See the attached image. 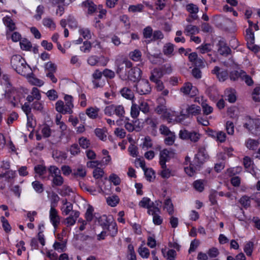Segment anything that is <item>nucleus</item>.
Wrapping results in <instances>:
<instances>
[{
    "instance_id": "09e8293b",
    "label": "nucleus",
    "mask_w": 260,
    "mask_h": 260,
    "mask_svg": "<svg viewBox=\"0 0 260 260\" xmlns=\"http://www.w3.org/2000/svg\"><path fill=\"white\" fill-rule=\"evenodd\" d=\"M80 146L83 149H87L90 145V143L89 140L84 137L80 138L78 140Z\"/></svg>"
},
{
    "instance_id": "412c9836",
    "label": "nucleus",
    "mask_w": 260,
    "mask_h": 260,
    "mask_svg": "<svg viewBox=\"0 0 260 260\" xmlns=\"http://www.w3.org/2000/svg\"><path fill=\"white\" fill-rule=\"evenodd\" d=\"M82 6L88 10V13L91 14L94 13L96 10V5L92 2L87 0L82 3Z\"/></svg>"
},
{
    "instance_id": "052dcab7",
    "label": "nucleus",
    "mask_w": 260,
    "mask_h": 260,
    "mask_svg": "<svg viewBox=\"0 0 260 260\" xmlns=\"http://www.w3.org/2000/svg\"><path fill=\"white\" fill-rule=\"evenodd\" d=\"M202 107L203 109V113L205 115H208L213 112V108L207 104L206 103L203 102L202 103Z\"/></svg>"
},
{
    "instance_id": "b1692460",
    "label": "nucleus",
    "mask_w": 260,
    "mask_h": 260,
    "mask_svg": "<svg viewBox=\"0 0 260 260\" xmlns=\"http://www.w3.org/2000/svg\"><path fill=\"white\" fill-rule=\"evenodd\" d=\"M99 109L98 108L90 107L86 110V115L91 119H95L98 116Z\"/></svg>"
},
{
    "instance_id": "680f3d73",
    "label": "nucleus",
    "mask_w": 260,
    "mask_h": 260,
    "mask_svg": "<svg viewBox=\"0 0 260 260\" xmlns=\"http://www.w3.org/2000/svg\"><path fill=\"white\" fill-rule=\"evenodd\" d=\"M73 175L75 177H80L83 178L86 176V172L85 169H83L82 167H79L77 169L76 171H74Z\"/></svg>"
},
{
    "instance_id": "8fccbe9b",
    "label": "nucleus",
    "mask_w": 260,
    "mask_h": 260,
    "mask_svg": "<svg viewBox=\"0 0 260 260\" xmlns=\"http://www.w3.org/2000/svg\"><path fill=\"white\" fill-rule=\"evenodd\" d=\"M119 199L117 196L109 197L107 199V204L111 207H115L119 203Z\"/></svg>"
},
{
    "instance_id": "69168bd1",
    "label": "nucleus",
    "mask_w": 260,
    "mask_h": 260,
    "mask_svg": "<svg viewBox=\"0 0 260 260\" xmlns=\"http://www.w3.org/2000/svg\"><path fill=\"white\" fill-rule=\"evenodd\" d=\"M138 252L143 258H148L150 254L149 250L146 247H140L138 249Z\"/></svg>"
},
{
    "instance_id": "f03ea898",
    "label": "nucleus",
    "mask_w": 260,
    "mask_h": 260,
    "mask_svg": "<svg viewBox=\"0 0 260 260\" xmlns=\"http://www.w3.org/2000/svg\"><path fill=\"white\" fill-rule=\"evenodd\" d=\"M115 64L117 74L121 79L126 80L127 78L126 69L131 68L133 66L132 62L123 56H118L115 59Z\"/></svg>"
},
{
    "instance_id": "13d9d810",
    "label": "nucleus",
    "mask_w": 260,
    "mask_h": 260,
    "mask_svg": "<svg viewBox=\"0 0 260 260\" xmlns=\"http://www.w3.org/2000/svg\"><path fill=\"white\" fill-rule=\"evenodd\" d=\"M91 49V44L90 42L85 41L83 42V44L80 47L81 51L84 53H89Z\"/></svg>"
},
{
    "instance_id": "79ce46f5",
    "label": "nucleus",
    "mask_w": 260,
    "mask_h": 260,
    "mask_svg": "<svg viewBox=\"0 0 260 260\" xmlns=\"http://www.w3.org/2000/svg\"><path fill=\"white\" fill-rule=\"evenodd\" d=\"M94 211V209L93 207L91 205H89L88 208L85 213V216L86 221H91L93 218V212Z\"/></svg>"
},
{
    "instance_id": "7c9ffc66",
    "label": "nucleus",
    "mask_w": 260,
    "mask_h": 260,
    "mask_svg": "<svg viewBox=\"0 0 260 260\" xmlns=\"http://www.w3.org/2000/svg\"><path fill=\"white\" fill-rule=\"evenodd\" d=\"M31 185L35 190L38 193H41L44 191V185L39 181H35L32 182Z\"/></svg>"
},
{
    "instance_id": "6ab92c4d",
    "label": "nucleus",
    "mask_w": 260,
    "mask_h": 260,
    "mask_svg": "<svg viewBox=\"0 0 260 260\" xmlns=\"http://www.w3.org/2000/svg\"><path fill=\"white\" fill-rule=\"evenodd\" d=\"M55 109L58 112L62 114H69V111L66 107V105L64 104L63 102L61 100L58 101L56 103Z\"/></svg>"
},
{
    "instance_id": "7ed1b4c3",
    "label": "nucleus",
    "mask_w": 260,
    "mask_h": 260,
    "mask_svg": "<svg viewBox=\"0 0 260 260\" xmlns=\"http://www.w3.org/2000/svg\"><path fill=\"white\" fill-rule=\"evenodd\" d=\"M12 68L19 74L22 75L26 69V62L24 58L19 55H13L11 59Z\"/></svg>"
},
{
    "instance_id": "72a5a7b5",
    "label": "nucleus",
    "mask_w": 260,
    "mask_h": 260,
    "mask_svg": "<svg viewBox=\"0 0 260 260\" xmlns=\"http://www.w3.org/2000/svg\"><path fill=\"white\" fill-rule=\"evenodd\" d=\"M57 191L61 196L66 197L70 195L72 189L69 186L64 185L62 188L57 189Z\"/></svg>"
},
{
    "instance_id": "37998d69",
    "label": "nucleus",
    "mask_w": 260,
    "mask_h": 260,
    "mask_svg": "<svg viewBox=\"0 0 260 260\" xmlns=\"http://www.w3.org/2000/svg\"><path fill=\"white\" fill-rule=\"evenodd\" d=\"M69 151L73 156L79 154L81 152L79 146L76 143L73 144L70 146Z\"/></svg>"
},
{
    "instance_id": "de8ad7c7",
    "label": "nucleus",
    "mask_w": 260,
    "mask_h": 260,
    "mask_svg": "<svg viewBox=\"0 0 260 260\" xmlns=\"http://www.w3.org/2000/svg\"><path fill=\"white\" fill-rule=\"evenodd\" d=\"M166 136L164 140L165 144L169 146L172 145L174 143L176 138L175 133H173Z\"/></svg>"
},
{
    "instance_id": "864d4df0",
    "label": "nucleus",
    "mask_w": 260,
    "mask_h": 260,
    "mask_svg": "<svg viewBox=\"0 0 260 260\" xmlns=\"http://www.w3.org/2000/svg\"><path fill=\"white\" fill-rule=\"evenodd\" d=\"M1 220L2 222V226L4 230L6 233L10 232L11 230V227L10 224L9 223L8 220L6 219L5 217L4 216H2L1 217Z\"/></svg>"
},
{
    "instance_id": "5701e85b",
    "label": "nucleus",
    "mask_w": 260,
    "mask_h": 260,
    "mask_svg": "<svg viewBox=\"0 0 260 260\" xmlns=\"http://www.w3.org/2000/svg\"><path fill=\"white\" fill-rule=\"evenodd\" d=\"M154 204V203L147 197H144L139 203V205L144 208H152Z\"/></svg>"
},
{
    "instance_id": "338daca9",
    "label": "nucleus",
    "mask_w": 260,
    "mask_h": 260,
    "mask_svg": "<svg viewBox=\"0 0 260 260\" xmlns=\"http://www.w3.org/2000/svg\"><path fill=\"white\" fill-rule=\"evenodd\" d=\"M53 246L55 250H57L58 252H61L64 251L66 248V244L64 243H60L56 241L54 243Z\"/></svg>"
},
{
    "instance_id": "6e6552de",
    "label": "nucleus",
    "mask_w": 260,
    "mask_h": 260,
    "mask_svg": "<svg viewBox=\"0 0 260 260\" xmlns=\"http://www.w3.org/2000/svg\"><path fill=\"white\" fill-rule=\"evenodd\" d=\"M49 218L54 228L56 229L60 223V218L55 208H50Z\"/></svg>"
},
{
    "instance_id": "473e14b6",
    "label": "nucleus",
    "mask_w": 260,
    "mask_h": 260,
    "mask_svg": "<svg viewBox=\"0 0 260 260\" xmlns=\"http://www.w3.org/2000/svg\"><path fill=\"white\" fill-rule=\"evenodd\" d=\"M199 52L202 54L208 53L212 50L211 45L209 43L203 44L197 48Z\"/></svg>"
},
{
    "instance_id": "a211bd4d",
    "label": "nucleus",
    "mask_w": 260,
    "mask_h": 260,
    "mask_svg": "<svg viewBox=\"0 0 260 260\" xmlns=\"http://www.w3.org/2000/svg\"><path fill=\"white\" fill-rule=\"evenodd\" d=\"M225 99L231 103H234L237 100L236 96L231 89H226L224 91Z\"/></svg>"
},
{
    "instance_id": "603ef678",
    "label": "nucleus",
    "mask_w": 260,
    "mask_h": 260,
    "mask_svg": "<svg viewBox=\"0 0 260 260\" xmlns=\"http://www.w3.org/2000/svg\"><path fill=\"white\" fill-rule=\"evenodd\" d=\"M79 32L85 39L88 40L91 38V32L88 28H80L79 30Z\"/></svg>"
},
{
    "instance_id": "dca6fc26",
    "label": "nucleus",
    "mask_w": 260,
    "mask_h": 260,
    "mask_svg": "<svg viewBox=\"0 0 260 260\" xmlns=\"http://www.w3.org/2000/svg\"><path fill=\"white\" fill-rule=\"evenodd\" d=\"M4 24L10 31H13L16 29L15 23L10 16H6L3 18Z\"/></svg>"
},
{
    "instance_id": "49530a36",
    "label": "nucleus",
    "mask_w": 260,
    "mask_h": 260,
    "mask_svg": "<svg viewBox=\"0 0 260 260\" xmlns=\"http://www.w3.org/2000/svg\"><path fill=\"white\" fill-rule=\"evenodd\" d=\"M153 29L151 26H147L143 31V37L145 39H151L153 36Z\"/></svg>"
},
{
    "instance_id": "bb28decb",
    "label": "nucleus",
    "mask_w": 260,
    "mask_h": 260,
    "mask_svg": "<svg viewBox=\"0 0 260 260\" xmlns=\"http://www.w3.org/2000/svg\"><path fill=\"white\" fill-rule=\"evenodd\" d=\"M164 208L167 209L169 215H173L174 213V206L171 199L168 198L165 201Z\"/></svg>"
},
{
    "instance_id": "5fc2aeb1",
    "label": "nucleus",
    "mask_w": 260,
    "mask_h": 260,
    "mask_svg": "<svg viewBox=\"0 0 260 260\" xmlns=\"http://www.w3.org/2000/svg\"><path fill=\"white\" fill-rule=\"evenodd\" d=\"M260 87H256L252 92V99L255 102L260 101Z\"/></svg>"
},
{
    "instance_id": "e2e57ef3",
    "label": "nucleus",
    "mask_w": 260,
    "mask_h": 260,
    "mask_svg": "<svg viewBox=\"0 0 260 260\" xmlns=\"http://www.w3.org/2000/svg\"><path fill=\"white\" fill-rule=\"evenodd\" d=\"M140 109L139 106L136 104H133L131 107V114L133 118H135L139 114Z\"/></svg>"
},
{
    "instance_id": "3c124183",
    "label": "nucleus",
    "mask_w": 260,
    "mask_h": 260,
    "mask_svg": "<svg viewBox=\"0 0 260 260\" xmlns=\"http://www.w3.org/2000/svg\"><path fill=\"white\" fill-rule=\"evenodd\" d=\"M115 105L114 104L106 106L104 109L105 114L110 116L115 114Z\"/></svg>"
},
{
    "instance_id": "9b49d317",
    "label": "nucleus",
    "mask_w": 260,
    "mask_h": 260,
    "mask_svg": "<svg viewBox=\"0 0 260 260\" xmlns=\"http://www.w3.org/2000/svg\"><path fill=\"white\" fill-rule=\"evenodd\" d=\"M186 10L189 13V17L192 20H197L199 19L197 13L199 11V9L196 5L192 3L187 4L186 6Z\"/></svg>"
},
{
    "instance_id": "2eb2a0df",
    "label": "nucleus",
    "mask_w": 260,
    "mask_h": 260,
    "mask_svg": "<svg viewBox=\"0 0 260 260\" xmlns=\"http://www.w3.org/2000/svg\"><path fill=\"white\" fill-rule=\"evenodd\" d=\"M169 151L165 149L160 152L159 164L161 166L166 167V163L169 159Z\"/></svg>"
},
{
    "instance_id": "ddd939ff",
    "label": "nucleus",
    "mask_w": 260,
    "mask_h": 260,
    "mask_svg": "<svg viewBox=\"0 0 260 260\" xmlns=\"http://www.w3.org/2000/svg\"><path fill=\"white\" fill-rule=\"evenodd\" d=\"M162 76L161 70L159 68H155L151 71L149 80L151 82H154L160 80Z\"/></svg>"
},
{
    "instance_id": "0eeeda50",
    "label": "nucleus",
    "mask_w": 260,
    "mask_h": 260,
    "mask_svg": "<svg viewBox=\"0 0 260 260\" xmlns=\"http://www.w3.org/2000/svg\"><path fill=\"white\" fill-rule=\"evenodd\" d=\"M259 124V119H252L249 118L248 122L244 124V126L251 132L252 134L256 135L257 132L258 131Z\"/></svg>"
},
{
    "instance_id": "2f4dec72",
    "label": "nucleus",
    "mask_w": 260,
    "mask_h": 260,
    "mask_svg": "<svg viewBox=\"0 0 260 260\" xmlns=\"http://www.w3.org/2000/svg\"><path fill=\"white\" fill-rule=\"evenodd\" d=\"M59 200L60 198L58 196V194L54 192H52L51 194L50 197V208H55L57 206L58 202L59 201Z\"/></svg>"
},
{
    "instance_id": "f3484780",
    "label": "nucleus",
    "mask_w": 260,
    "mask_h": 260,
    "mask_svg": "<svg viewBox=\"0 0 260 260\" xmlns=\"http://www.w3.org/2000/svg\"><path fill=\"white\" fill-rule=\"evenodd\" d=\"M120 92L123 98L127 100H133L135 98L134 92L129 88L123 87L120 90Z\"/></svg>"
},
{
    "instance_id": "aec40b11",
    "label": "nucleus",
    "mask_w": 260,
    "mask_h": 260,
    "mask_svg": "<svg viewBox=\"0 0 260 260\" xmlns=\"http://www.w3.org/2000/svg\"><path fill=\"white\" fill-rule=\"evenodd\" d=\"M174 50V45L171 43L165 44L162 48V52L166 56H171L173 55Z\"/></svg>"
},
{
    "instance_id": "f257e3e1",
    "label": "nucleus",
    "mask_w": 260,
    "mask_h": 260,
    "mask_svg": "<svg viewBox=\"0 0 260 260\" xmlns=\"http://www.w3.org/2000/svg\"><path fill=\"white\" fill-rule=\"evenodd\" d=\"M209 155L204 147L199 148L197 153L195 155L192 163L188 167H185V173L189 176H193L202 165L209 159Z\"/></svg>"
},
{
    "instance_id": "423d86ee",
    "label": "nucleus",
    "mask_w": 260,
    "mask_h": 260,
    "mask_svg": "<svg viewBox=\"0 0 260 260\" xmlns=\"http://www.w3.org/2000/svg\"><path fill=\"white\" fill-rule=\"evenodd\" d=\"M108 61V58L104 56L91 55L87 59L88 63L91 66H95L99 62H100L102 66H105Z\"/></svg>"
},
{
    "instance_id": "cd10ccee",
    "label": "nucleus",
    "mask_w": 260,
    "mask_h": 260,
    "mask_svg": "<svg viewBox=\"0 0 260 260\" xmlns=\"http://www.w3.org/2000/svg\"><path fill=\"white\" fill-rule=\"evenodd\" d=\"M63 178L60 174L56 176H54L52 180V187L60 186L63 184Z\"/></svg>"
},
{
    "instance_id": "58836bf2",
    "label": "nucleus",
    "mask_w": 260,
    "mask_h": 260,
    "mask_svg": "<svg viewBox=\"0 0 260 260\" xmlns=\"http://www.w3.org/2000/svg\"><path fill=\"white\" fill-rule=\"evenodd\" d=\"M206 92L210 99H214L216 95L218 94L217 90L214 86L208 87L206 89Z\"/></svg>"
},
{
    "instance_id": "c9c22d12",
    "label": "nucleus",
    "mask_w": 260,
    "mask_h": 260,
    "mask_svg": "<svg viewBox=\"0 0 260 260\" xmlns=\"http://www.w3.org/2000/svg\"><path fill=\"white\" fill-rule=\"evenodd\" d=\"M242 74H242L241 80L244 81L247 86H252L254 82L251 77L247 75L245 71H242Z\"/></svg>"
},
{
    "instance_id": "c85d7f7f",
    "label": "nucleus",
    "mask_w": 260,
    "mask_h": 260,
    "mask_svg": "<svg viewBox=\"0 0 260 260\" xmlns=\"http://www.w3.org/2000/svg\"><path fill=\"white\" fill-rule=\"evenodd\" d=\"M193 188L198 191L201 192L204 189V180L199 179L193 183Z\"/></svg>"
},
{
    "instance_id": "39448f33",
    "label": "nucleus",
    "mask_w": 260,
    "mask_h": 260,
    "mask_svg": "<svg viewBox=\"0 0 260 260\" xmlns=\"http://www.w3.org/2000/svg\"><path fill=\"white\" fill-rule=\"evenodd\" d=\"M142 71L138 67L132 68L126 74V80H129L133 82H137L140 80L141 77Z\"/></svg>"
},
{
    "instance_id": "e433bc0d",
    "label": "nucleus",
    "mask_w": 260,
    "mask_h": 260,
    "mask_svg": "<svg viewBox=\"0 0 260 260\" xmlns=\"http://www.w3.org/2000/svg\"><path fill=\"white\" fill-rule=\"evenodd\" d=\"M107 230L109 232V235L112 237L115 236L117 233V228L115 222H111L109 225Z\"/></svg>"
},
{
    "instance_id": "f704fd0d",
    "label": "nucleus",
    "mask_w": 260,
    "mask_h": 260,
    "mask_svg": "<svg viewBox=\"0 0 260 260\" xmlns=\"http://www.w3.org/2000/svg\"><path fill=\"white\" fill-rule=\"evenodd\" d=\"M243 70H240L239 71L234 70L230 72L229 74L230 78L231 80L235 81H237L239 78L241 79L242 78V72Z\"/></svg>"
},
{
    "instance_id": "ea45409f",
    "label": "nucleus",
    "mask_w": 260,
    "mask_h": 260,
    "mask_svg": "<svg viewBox=\"0 0 260 260\" xmlns=\"http://www.w3.org/2000/svg\"><path fill=\"white\" fill-rule=\"evenodd\" d=\"M130 58L135 61H139L141 57V52L140 50L136 49L129 53Z\"/></svg>"
},
{
    "instance_id": "f8f14e48",
    "label": "nucleus",
    "mask_w": 260,
    "mask_h": 260,
    "mask_svg": "<svg viewBox=\"0 0 260 260\" xmlns=\"http://www.w3.org/2000/svg\"><path fill=\"white\" fill-rule=\"evenodd\" d=\"M16 90L8 89L5 92L6 98L10 102L13 107H16L18 104V100L15 96Z\"/></svg>"
},
{
    "instance_id": "4be33fe9",
    "label": "nucleus",
    "mask_w": 260,
    "mask_h": 260,
    "mask_svg": "<svg viewBox=\"0 0 260 260\" xmlns=\"http://www.w3.org/2000/svg\"><path fill=\"white\" fill-rule=\"evenodd\" d=\"M64 100L66 101V107L69 111V114L73 113L72 109L74 107L73 103V97L71 95L66 94L64 97Z\"/></svg>"
},
{
    "instance_id": "c03bdc74",
    "label": "nucleus",
    "mask_w": 260,
    "mask_h": 260,
    "mask_svg": "<svg viewBox=\"0 0 260 260\" xmlns=\"http://www.w3.org/2000/svg\"><path fill=\"white\" fill-rule=\"evenodd\" d=\"M29 82L32 85L41 86L44 84V82L43 80H40L34 76H30L28 79Z\"/></svg>"
},
{
    "instance_id": "a18cd8bd",
    "label": "nucleus",
    "mask_w": 260,
    "mask_h": 260,
    "mask_svg": "<svg viewBox=\"0 0 260 260\" xmlns=\"http://www.w3.org/2000/svg\"><path fill=\"white\" fill-rule=\"evenodd\" d=\"M20 45L21 48L24 50H29L31 48L30 42L26 39H24L20 42Z\"/></svg>"
},
{
    "instance_id": "a878e982",
    "label": "nucleus",
    "mask_w": 260,
    "mask_h": 260,
    "mask_svg": "<svg viewBox=\"0 0 260 260\" xmlns=\"http://www.w3.org/2000/svg\"><path fill=\"white\" fill-rule=\"evenodd\" d=\"M245 38L247 40V45H251L254 43V36L252 30L250 28H247L246 30Z\"/></svg>"
},
{
    "instance_id": "4d7b16f0",
    "label": "nucleus",
    "mask_w": 260,
    "mask_h": 260,
    "mask_svg": "<svg viewBox=\"0 0 260 260\" xmlns=\"http://www.w3.org/2000/svg\"><path fill=\"white\" fill-rule=\"evenodd\" d=\"M164 37V34L160 30H155L153 32L152 38L151 39L150 41H155L158 40H161Z\"/></svg>"
},
{
    "instance_id": "a19ab883",
    "label": "nucleus",
    "mask_w": 260,
    "mask_h": 260,
    "mask_svg": "<svg viewBox=\"0 0 260 260\" xmlns=\"http://www.w3.org/2000/svg\"><path fill=\"white\" fill-rule=\"evenodd\" d=\"M6 36L7 39L11 38L13 42H16L20 40L21 36L18 32H14L12 34H10L8 31L6 32Z\"/></svg>"
},
{
    "instance_id": "774afa93",
    "label": "nucleus",
    "mask_w": 260,
    "mask_h": 260,
    "mask_svg": "<svg viewBox=\"0 0 260 260\" xmlns=\"http://www.w3.org/2000/svg\"><path fill=\"white\" fill-rule=\"evenodd\" d=\"M46 94L49 99L51 101H55L58 97L56 91L54 89H51L48 90L46 93Z\"/></svg>"
},
{
    "instance_id": "1a4fd4ad",
    "label": "nucleus",
    "mask_w": 260,
    "mask_h": 260,
    "mask_svg": "<svg viewBox=\"0 0 260 260\" xmlns=\"http://www.w3.org/2000/svg\"><path fill=\"white\" fill-rule=\"evenodd\" d=\"M217 45L218 52L220 55L227 56L231 53V49L223 40L219 41Z\"/></svg>"
},
{
    "instance_id": "20e7f679",
    "label": "nucleus",
    "mask_w": 260,
    "mask_h": 260,
    "mask_svg": "<svg viewBox=\"0 0 260 260\" xmlns=\"http://www.w3.org/2000/svg\"><path fill=\"white\" fill-rule=\"evenodd\" d=\"M137 92L140 95L149 94L151 91V87L147 80L142 79L137 81L135 85Z\"/></svg>"
},
{
    "instance_id": "bf43d9fd",
    "label": "nucleus",
    "mask_w": 260,
    "mask_h": 260,
    "mask_svg": "<svg viewBox=\"0 0 260 260\" xmlns=\"http://www.w3.org/2000/svg\"><path fill=\"white\" fill-rule=\"evenodd\" d=\"M48 171L52 178L61 174L60 170L54 166H51L48 169Z\"/></svg>"
},
{
    "instance_id": "393cba45",
    "label": "nucleus",
    "mask_w": 260,
    "mask_h": 260,
    "mask_svg": "<svg viewBox=\"0 0 260 260\" xmlns=\"http://www.w3.org/2000/svg\"><path fill=\"white\" fill-rule=\"evenodd\" d=\"M199 32V28L195 25H187L184 29V33L187 36L198 34Z\"/></svg>"
},
{
    "instance_id": "4468645a",
    "label": "nucleus",
    "mask_w": 260,
    "mask_h": 260,
    "mask_svg": "<svg viewBox=\"0 0 260 260\" xmlns=\"http://www.w3.org/2000/svg\"><path fill=\"white\" fill-rule=\"evenodd\" d=\"M201 112V109L200 107L196 105H191L190 106H188L186 109V114H181V115H185L187 117H188L190 115H197L200 114Z\"/></svg>"
},
{
    "instance_id": "4c0bfd02",
    "label": "nucleus",
    "mask_w": 260,
    "mask_h": 260,
    "mask_svg": "<svg viewBox=\"0 0 260 260\" xmlns=\"http://www.w3.org/2000/svg\"><path fill=\"white\" fill-rule=\"evenodd\" d=\"M115 115L119 118H124L125 110L122 105H115Z\"/></svg>"
},
{
    "instance_id": "c756f323",
    "label": "nucleus",
    "mask_w": 260,
    "mask_h": 260,
    "mask_svg": "<svg viewBox=\"0 0 260 260\" xmlns=\"http://www.w3.org/2000/svg\"><path fill=\"white\" fill-rule=\"evenodd\" d=\"M258 140H255L254 139H249L246 142V147L249 149L255 150L258 147Z\"/></svg>"
},
{
    "instance_id": "6e6d98bb",
    "label": "nucleus",
    "mask_w": 260,
    "mask_h": 260,
    "mask_svg": "<svg viewBox=\"0 0 260 260\" xmlns=\"http://www.w3.org/2000/svg\"><path fill=\"white\" fill-rule=\"evenodd\" d=\"M162 72V75L165 74H170L172 72V67L171 64L166 63L159 68Z\"/></svg>"
},
{
    "instance_id": "0e129e2a",
    "label": "nucleus",
    "mask_w": 260,
    "mask_h": 260,
    "mask_svg": "<svg viewBox=\"0 0 260 260\" xmlns=\"http://www.w3.org/2000/svg\"><path fill=\"white\" fill-rule=\"evenodd\" d=\"M104 172L102 169L96 167L93 171V176L95 179H99L103 176Z\"/></svg>"
},
{
    "instance_id": "9d476101",
    "label": "nucleus",
    "mask_w": 260,
    "mask_h": 260,
    "mask_svg": "<svg viewBox=\"0 0 260 260\" xmlns=\"http://www.w3.org/2000/svg\"><path fill=\"white\" fill-rule=\"evenodd\" d=\"M79 215L80 212L78 211H72L70 216L64 220L63 223L67 226H73L76 223Z\"/></svg>"
}]
</instances>
